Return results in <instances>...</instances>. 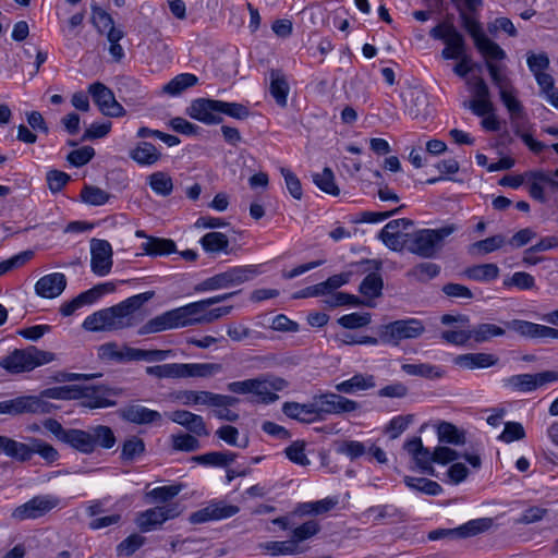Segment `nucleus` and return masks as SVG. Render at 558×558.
Returning a JSON list of instances; mask_svg holds the SVG:
<instances>
[{
  "label": "nucleus",
  "mask_w": 558,
  "mask_h": 558,
  "mask_svg": "<svg viewBox=\"0 0 558 558\" xmlns=\"http://www.w3.org/2000/svg\"><path fill=\"white\" fill-rule=\"evenodd\" d=\"M92 23L97 32L101 35H106V37L114 38V35L123 32L121 28L114 26L112 16L98 5H92Z\"/></svg>",
  "instance_id": "obj_33"
},
{
  "label": "nucleus",
  "mask_w": 558,
  "mask_h": 558,
  "mask_svg": "<svg viewBox=\"0 0 558 558\" xmlns=\"http://www.w3.org/2000/svg\"><path fill=\"white\" fill-rule=\"evenodd\" d=\"M59 504L60 499L53 495L35 496L27 502L15 508L12 512V518L20 521L37 519L57 508Z\"/></svg>",
  "instance_id": "obj_13"
},
{
  "label": "nucleus",
  "mask_w": 558,
  "mask_h": 558,
  "mask_svg": "<svg viewBox=\"0 0 558 558\" xmlns=\"http://www.w3.org/2000/svg\"><path fill=\"white\" fill-rule=\"evenodd\" d=\"M518 105L505 106L509 113L512 131L514 135L520 137L531 151L539 154L545 149V144L536 141L529 133L530 124L521 100H517Z\"/></svg>",
  "instance_id": "obj_9"
},
{
  "label": "nucleus",
  "mask_w": 558,
  "mask_h": 558,
  "mask_svg": "<svg viewBox=\"0 0 558 558\" xmlns=\"http://www.w3.org/2000/svg\"><path fill=\"white\" fill-rule=\"evenodd\" d=\"M456 230L454 225H447L439 229H421L412 234H405L407 248L423 258H432L442 247L444 240Z\"/></svg>",
  "instance_id": "obj_3"
},
{
  "label": "nucleus",
  "mask_w": 558,
  "mask_h": 558,
  "mask_svg": "<svg viewBox=\"0 0 558 558\" xmlns=\"http://www.w3.org/2000/svg\"><path fill=\"white\" fill-rule=\"evenodd\" d=\"M88 93L105 116L118 118L125 114L124 108L116 100L113 93L105 84L100 82L90 84Z\"/></svg>",
  "instance_id": "obj_17"
},
{
  "label": "nucleus",
  "mask_w": 558,
  "mask_h": 558,
  "mask_svg": "<svg viewBox=\"0 0 558 558\" xmlns=\"http://www.w3.org/2000/svg\"><path fill=\"white\" fill-rule=\"evenodd\" d=\"M376 387L375 376L371 374L356 373L351 378L335 386L340 393L354 395L359 391L369 390Z\"/></svg>",
  "instance_id": "obj_29"
},
{
  "label": "nucleus",
  "mask_w": 558,
  "mask_h": 558,
  "mask_svg": "<svg viewBox=\"0 0 558 558\" xmlns=\"http://www.w3.org/2000/svg\"><path fill=\"white\" fill-rule=\"evenodd\" d=\"M66 288V278L61 272H53L41 277L35 284L37 295L45 299L59 296Z\"/></svg>",
  "instance_id": "obj_23"
},
{
  "label": "nucleus",
  "mask_w": 558,
  "mask_h": 558,
  "mask_svg": "<svg viewBox=\"0 0 558 558\" xmlns=\"http://www.w3.org/2000/svg\"><path fill=\"white\" fill-rule=\"evenodd\" d=\"M78 386H58L43 390L38 396L41 400H78Z\"/></svg>",
  "instance_id": "obj_49"
},
{
  "label": "nucleus",
  "mask_w": 558,
  "mask_h": 558,
  "mask_svg": "<svg viewBox=\"0 0 558 558\" xmlns=\"http://www.w3.org/2000/svg\"><path fill=\"white\" fill-rule=\"evenodd\" d=\"M320 530V526L318 522L314 520L306 521L302 525L295 527L292 531V537L291 541H294L295 544H300L301 542H304L314 535H316Z\"/></svg>",
  "instance_id": "obj_64"
},
{
  "label": "nucleus",
  "mask_w": 558,
  "mask_h": 558,
  "mask_svg": "<svg viewBox=\"0 0 558 558\" xmlns=\"http://www.w3.org/2000/svg\"><path fill=\"white\" fill-rule=\"evenodd\" d=\"M182 378L187 377H213L223 371L219 363H181Z\"/></svg>",
  "instance_id": "obj_36"
},
{
  "label": "nucleus",
  "mask_w": 558,
  "mask_h": 558,
  "mask_svg": "<svg viewBox=\"0 0 558 558\" xmlns=\"http://www.w3.org/2000/svg\"><path fill=\"white\" fill-rule=\"evenodd\" d=\"M146 373L157 378H182L181 363H169L146 367Z\"/></svg>",
  "instance_id": "obj_61"
},
{
  "label": "nucleus",
  "mask_w": 558,
  "mask_h": 558,
  "mask_svg": "<svg viewBox=\"0 0 558 558\" xmlns=\"http://www.w3.org/2000/svg\"><path fill=\"white\" fill-rule=\"evenodd\" d=\"M288 381L271 374H264L255 378L231 381L227 389L236 395H253L256 402L270 404L279 399L278 391L288 387Z\"/></svg>",
  "instance_id": "obj_2"
},
{
  "label": "nucleus",
  "mask_w": 558,
  "mask_h": 558,
  "mask_svg": "<svg viewBox=\"0 0 558 558\" xmlns=\"http://www.w3.org/2000/svg\"><path fill=\"white\" fill-rule=\"evenodd\" d=\"M120 415L124 421L138 425L158 423L161 421V414L158 411L150 410L140 404H130L123 408Z\"/></svg>",
  "instance_id": "obj_26"
},
{
  "label": "nucleus",
  "mask_w": 558,
  "mask_h": 558,
  "mask_svg": "<svg viewBox=\"0 0 558 558\" xmlns=\"http://www.w3.org/2000/svg\"><path fill=\"white\" fill-rule=\"evenodd\" d=\"M172 396L174 400H177L183 405H222L223 403L230 401L229 399L220 397V393H215L206 390H180L174 392Z\"/></svg>",
  "instance_id": "obj_19"
},
{
  "label": "nucleus",
  "mask_w": 558,
  "mask_h": 558,
  "mask_svg": "<svg viewBox=\"0 0 558 558\" xmlns=\"http://www.w3.org/2000/svg\"><path fill=\"white\" fill-rule=\"evenodd\" d=\"M505 385L513 390L521 392H531L537 389L535 374L513 375L505 379Z\"/></svg>",
  "instance_id": "obj_54"
},
{
  "label": "nucleus",
  "mask_w": 558,
  "mask_h": 558,
  "mask_svg": "<svg viewBox=\"0 0 558 558\" xmlns=\"http://www.w3.org/2000/svg\"><path fill=\"white\" fill-rule=\"evenodd\" d=\"M172 355L171 350H144L132 348V361L161 362Z\"/></svg>",
  "instance_id": "obj_60"
},
{
  "label": "nucleus",
  "mask_w": 558,
  "mask_h": 558,
  "mask_svg": "<svg viewBox=\"0 0 558 558\" xmlns=\"http://www.w3.org/2000/svg\"><path fill=\"white\" fill-rule=\"evenodd\" d=\"M505 333L506 330L502 327L489 323L480 324L471 329L472 339L476 343L486 342L494 337H501Z\"/></svg>",
  "instance_id": "obj_51"
},
{
  "label": "nucleus",
  "mask_w": 558,
  "mask_h": 558,
  "mask_svg": "<svg viewBox=\"0 0 558 558\" xmlns=\"http://www.w3.org/2000/svg\"><path fill=\"white\" fill-rule=\"evenodd\" d=\"M143 250L148 255H168L174 253L177 250L175 243L171 239L154 238L150 236L142 244Z\"/></svg>",
  "instance_id": "obj_42"
},
{
  "label": "nucleus",
  "mask_w": 558,
  "mask_h": 558,
  "mask_svg": "<svg viewBox=\"0 0 558 558\" xmlns=\"http://www.w3.org/2000/svg\"><path fill=\"white\" fill-rule=\"evenodd\" d=\"M209 307L210 304L207 299L177 307L181 328L197 324H208V320H203V318L207 317Z\"/></svg>",
  "instance_id": "obj_20"
},
{
  "label": "nucleus",
  "mask_w": 558,
  "mask_h": 558,
  "mask_svg": "<svg viewBox=\"0 0 558 558\" xmlns=\"http://www.w3.org/2000/svg\"><path fill=\"white\" fill-rule=\"evenodd\" d=\"M404 449L412 456L416 465L425 473L435 475V469L432 466L434 460V451L423 446L420 437H413L404 444Z\"/></svg>",
  "instance_id": "obj_21"
},
{
  "label": "nucleus",
  "mask_w": 558,
  "mask_h": 558,
  "mask_svg": "<svg viewBox=\"0 0 558 558\" xmlns=\"http://www.w3.org/2000/svg\"><path fill=\"white\" fill-rule=\"evenodd\" d=\"M485 65L493 84L498 89L499 98L502 105H518V90L514 87L511 78L504 72L505 66L498 65L492 61H486Z\"/></svg>",
  "instance_id": "obj_14"
},
{
  "label": "nucleus",
  "mask_w": 558,
  "mask_h": 558,
  "mask_svg": "<svg viewBox=\"0 0 558 558\" xmlns=\"http://www.w3.org/2000/svg\"><path fill=\"white\" fill-rule=\"evenodd\" d=\"M81 197L86 204L101 206L109 201L110 195L100 187L86 185L81 192Z\"/></svg>",
  "instance_id": "obj_62"
},
{
  "label": "nucleus",
  "mask_w": 558,
  "mask_h": 558,
  "mask_svg": "<svg viewBox=\"0 0 558 558\" xmlns=\"http://www.w3.org/2000/svg\"><path fill=\"white\" fill-rule=\"evenodd\" d=\"M131 351V347H120L117 342H107L98 347L97 354L105 362L124 363L132 361Z\"/></svg>",
  "instance_id": "obj_34"
},
{
  "label": "nucleus",
  "mask_w": 558,
  "mask_h": 558,
  "mask_svg": "<svg viewBox=\"0 0 558 558\" xmlns=\"http://www.w3.org/2000/svg\"><path fill=\"white\" fill-rule=\"evenodd\" d=\"M437 435L440 442L462 445L465 441L463 433H461L453 424L448 422H441L438 425Z\"/></svg>",
  "instance_id": "obj_56"
},
{
  "label": "nucleus",
  "mask_w": 558,
  "mask_h": 558,
  "mask_svg": "<svg viewBox=\"0 0 558 558\" xmlns=\"http://www.w3.org/2000/svg\"><path fill=\"white\" fill-rule=\"evenodd\" d=\"M271 556L298 555L302 553L300 545L294 541H270L262 545Z\"/></svg>",
  "instance_id": "obj_48"
},
{
  "label": "nucleus",
  "mask_w": 558,
  "mask_h": 558,
  "mask_svg": "<svg viewBox=\"0 0 558 558\" xmlns=\"http://www.w3.org/2000/svg\"><path fill=\"white\" fill-rule=\"evenodd\" d=\"M0 451L17 462H27L33 458L32 437L29 444H24L0 435Z\"/></svg>",
  "instance_id": "obj_25"
},
{
  "label": "nucleus",
  "mask_w": 558,
  "mask_h": 558,
  "mask_svg": "<svg viewBox=\"0 0 558 558\" xmlns=\"http://www.w3.org/2000/svg\"><path fill=\"white\" fill-rule=\"evenodd\" d=\"M147 180L150 189L159 196H169L173 191V181L167 172H154Z\"/></svg>",
  "instance_id": "obj_44"
},
{
  "label": "nucleus",
  "mask_w": 558,
  "mask_h": 558,
  "mask_svg": "<svg viewBox=\"0 0 558 558\" xmlns=\"http://www.w3.org/2000/svg\"><path fill=\"white\" fill-rule=\"evenodd\" d=\"M172 448L178 451L194 452L201 448L198 439L191 434L172 435Z\"/></svg>",
  "instance_id": "obj_63"
},
{
  "label": "nucleus",
  "mask_w": 558,
  "mask_h": 558,
  "mask_svg": "<svg viewBox=\"0 0 558 558\" xmlns=\"http://www.w3.org/2000/svg\"><path fill=\"white\" fill-rule=\"evenodd\" d=\"M92 436L93 452L100 447L111 449L116 445V436L111 427L106 425H96L88 428Z\"/></svg>",
  "instance_id": "obj_38"
},
{
  "label": "nucleus",
  "mask_w": 558,
  "mask_h": 558,
  "mask_svg": "<svg viewBox=\"0 0 558 558\" xmlns=\"http://www.w3.org/2000/svg\"><path fill=\"white\" fill-rule=\"evenodd\" d=\"M440 272V267L437 264L430 262H424L415 265L408 271V276L414 278L417 281L425 282L435 277Z\"/></svg>",
  "instance_id": "obj_57"
},
{
  "label": "nucleus",
  "mask_w": 558,
  "mask_h": 558,
  "mask_svg": "<svg viewBox=\"0 0 558 558\" xmlns=\"http://www.w3.org/2000/svg\"><path fill=\"white\" fill-rule=\"evenodd\" d=\"M198 78L191 73H182L174 76L169 83L163 86V92L177 96L189 87L194 86Z\"/></svg>",
  "instance_id": "obj_50"
},
{
  "label": "nucleus",
  "mask_w": 558,
  "mask_h": 558,
  "mask_svg": "<svg viewBox=\"0 0 558 558\" xmlns=\"http://www.w3.org/2000/svg\"><path fill=\"white\" fill-rule=\"evenodd\" d=\"M182 513L179 502H169L147 509L137 514L135 523L142 532H149L162 525L166 521L172 520Z\"/></svg>",
  "instance_id": "obj_10"
},
{
  "label": "nucleus",
  "mask_w": 558,
  "mask_h": 558,
  "mask_svg": "<svg viewBox=\"0 0 558 558\" xmlns=\"http://www.w3.org/2000/svg\"><path fill=\"white\" fill-rule=\"evenodd\" d=\"M525 179L530 196L539 203H545L547 201L545 185H547V181H549V171H529L525 172Z\"/></svg>",
  "instance_id": "obj_31"
},
{
  "label": "nucleus",
  "mask_w": 558,
  "mask_h": 558,
  "mask_svg": "<svg viewBox=\"0 0 558 558\" xmlns=\"http://www.w3.org/2000/svg\"><path fill=\"white\" fill-rule=\"evenodd\" d=\"M499 272L500 270L496 264L488 263L468 267L463 275L470 280L486 282L497 279Z\"/></svg>",
  "instance_id": "obj_39"
},
{
  "label": "nucleus",
  "mask_w": 558,
  "mask_h": 558,
  "mask_svg": "<svg viewBox=\"0 0 558 558\" xmlns=\"http://www.w3.org/2000/svg\"><path fill=\"white\" fill-rule=\"evenodd\" d=\"M401 369L410 376H418L427 379H438L444 376V369L428 363L402 364Z\"/></svg>",
  "instance_id": "obj_41"
},
{
  "label": "nucleus",
  "mask_w": 558,
  "mask_h": 558,
  "mask_svg": "<svg viewBox=\"0 0 558 558\" xmlns=\"http://www.w3.org/2000/svg\"><path fill=\"white\" fill-rule=\"evenodd\" d=\"M90 269L99 277L110 274L113 265V251L111 244L107 240H90Z\"/></svg>",
  "instance_id": "obj_15"
},
{
  "label": "nucleus",
  "mask_w": 558,
  "mask_h": 558,
  "mask_svg": "<svg viewBox=\"0 0 558 558\" xmlns=\"http://www.w3.org/2000/svg\"><path fill=\"white\" fill-rule=\"evenodd\" d=\"M53 405L35 396H21L0 401V414L16 416L21 414H48Z\"/></svg>",
  "instance_id": "obj_8"
},
{
  "label": "nucleus",
  "mask_w": 558,
  "mask_h": 558,
  "mask_svg": "<svg viewBox=\"0 0 558 558\" xmlns=\"http://www.w3.org/2000/svg\"><path fill=\"white\" fill-rule=\"evenodd\" d=\"M498 363V357L490 353H465L460 354L454 359V364L465 368H487Z\"/></svg>",
  "instance_id": "obj_30"
},
{
  "label": "nucleus",
  "mask_w": 558,
  "mask_h": 558,
  "mask_svg": "<svg viewBox=\"0 0 558 558\" xmlns=\"http://www.w3.org/2000/svg\"><path fill=\"white\" fill-rule=\"evenodd\" d=\"M282 412L288 417L304 423H311L318 420L314 400L311 403L303 404L298 402H286L282 405Z\"/></svg>",
  "instance_id": "obj_32"
},
{
  "label": "nucleus",
  "mask_w": 558,
  "mask_h": 558,
  "mask_svg": "<svg viewBox=\"0 0 558 558\" xmlns=\"http://www.w3.org/2000/svg\"><path fill=\"white\" fill-rule=\"evenodd\" d=\"M32 445L33 456L39 454L47 464H52L60 459L59 451L52 445L35 437H32Z\"/></svg>",
  "instance_id": "obj_59"
},
{
  "label": "nucleus",
  "mask_w": 558,
  "mask_h": 558,
  "mask_svg": "<svg viewBox=\"0 0 558 558\" xmlns=\"http://www.w3.org/2000/svg\"><path fill=\"white\" fill-rule=\"evenodd\" d=\"M459 10V17L461 21L462 27L468 32V34L472 37L473 41L476 43L481 37L485 35L482 24L480 21L472 14V12H468L464 9H461L459 3L457 4Z\"/></svg>",
  "instance_id": "obj_47"
},
{
  "label": "nucleus",
  "mask_w": 558,
  "mask_h": 558,
  "mask_svg": "<svg viewBox=\"0 0 558 558\" xmlns=\"http://www.w3.org/2000/svg\"><path fill=\"white\" fill-rule=\"evenodd\" d=\"M56 360V354L29 345L25 349H15L0 360V367L9 374H21L49 364Z\"/></svg>",
  "instance_id": "obj_4"
},
{
  "label": "nucleus",
  "mask_w": 558,
  "mask_h": 558,
  "mask_svg": "<svg viewBox=\"0 0 558 558\" xmlns=\"http://www.w3.org/2000/svg\"><path fill=\"white\" fill-rule=\"evenodd\" d=\"M493 525V519L480 518L470 520L453 529H436L427 534L429 541H458L465 539L488 531Z\"/></svg>",
  "instance_id": "obj_7"
},
{
  "label": "nucleus",
  "mask_w": 558,
  "mask_h": 558,
  "mask_svg": "<svg viewBox=\"0 0 558 558\" xmlns=\"http://www.w3.org/2000/svg\"><path fill=\"white\" fill-rule=\"evenodd\" d=\"M168 416L173 423L185 427L190 433L196 436L209 435L204 418L198 414L186 410H175L169 413Z\"/></svg>",
  "instance_id": "obj_24"
},
{
  "label": "nucleus",
  "mask_w": 558,
  "mask_h": 558,
  "mask_svg": "<svg viewBox=\"0 0 558 558\" xmlns=\"http://www.w3.org/2000/svg\"><path fill=\"white\" fill-rule=\"evenodd\" d=\"M238 454L231 451H211L204 454L195 456L193 461L203 465L210 466H228L236 459Z\"/></svg>",
  "instance_id": "obj_40"
},
{
  "label": "nucleus",
  "mask_w": 558,
  "mask_h": 558,
  "mask_svg": "<svg viewBox=\"0 0 558 558\" xmlns=\"http://www.w3.org/2000/svg\"><path fill=\"white\" fill-rule=\"evenodd\" d=\"M313 181L323 192L338 196L340 193L339 187L335 183V175L330 168L326 167L320 173L313 174Z\"/></svg>",
  "instance_id": "obj_55"
},
{
  "label": "nucleus",
  "mask_w": 558,
  "mask_h": 558,
  "mask_svg": "<svg viewBox=\"0 0 558 558\" xmlns=\"http://www.w3.org/2000/svg\"><path fill=\"white\" fill-rule=\"evenodd\" d=\"M199 243L204 251L208 254H226L231 253L230 243L228 236L218 231H211L203 235Z\"/></svg>",
  "instance_id": "obj_35"
},
{
  "label": "nucleus",
  "mask_w": 558,
  "mask_h": 558,
  "mask_svg": "<svg viewBox=\"0 0 558 558\" xmlns=\"http://www.w3.org/2000/svg\"><path fill=\"white\" fill-rule=\"evenodd\" d=\"M187 114L192 119L205 124H219L222 122V117L219 116L218 100L216 99H195L187 108Z\"/></svg>",
  "instance_id": "obj_18"
},
{
  "label": "nucleus",
  "mask_w": 558,
  "mask_h": 558,
  "mask_svg": "<svg viewBox=\"0 0 558 558\" xmlns=\"http://www.w3.org/2000/svg\"><path fill=\"white\" fill-rule=\"evenodd\" d=\"M383 278L378 272L368 274L360 284L359 291L366 298L375 299L381 295Z\"/></svg>",
  "instance_id": "obj_52"
},
{
  "label": "nucleus",
  "mask_w": 558,
  "mask_h": 558,
  "mask_svg": "<svg viewBox=\"0 0 558 558\" xmlns=\"http://www.w3.org/2000/svg\"><path fill=\"white\" fill-rule=\"evenodd\" d=\"M290 86L286 74L280 69H271L269 71V93L280 107H286Z\"/></svg>",
  "instance_id": "obj_27"
},
{
  "label": "nucleus",
  "mask_w": 558,
  "mask_h": 558,
  "mask_svg": "<svg viewBox=\"0 0 558 558\" xmlns=\"http://www.w3.org/2000/svg\"><path fill=\"white\" fill-rule=\"evenodd\" d=\"M476 49L486 59V61L504 60L506 58L505 50L486 35L474 43Z\"/></svg>",
  "instance_id": "obj_46"
},
{
  "label": "nucleus",
  "mask_w": 558,
  "mask_h": 558,
  "mask_svg": "<svg viewBox=\"0 0 558 558\" xmlns=\"http://www.w3.org/2000/svg\"><path fill=\"white\" fill-rule=\"evenodd\" d=\"M403 481L410 489L428 496H437L442 492L441 486L437 482L425 477L404 476Z\"/></svg>",
  "instance_id": "obj_43"
},
{
  "label": "nucleus",
  "mask_w": 558,
  "mask_h": 558,
  "mask_svg": "<svg viewBox=\"0 0 558 558\" xmlns=\"http://www.w3.org/2000/svg\"><path fill=\"white\" fill-rule=\"evenodd\" d=\"M63 442L81 453H93L92 436L88 429L69 428Z\"/></svg>",
  "instance_id": "obj_37"
},
{
  "label": "nucleus",
  "mask_w": 558,
  "mask_h": 558,
  "mask_svg": "<svg viewBox=\"0 0 558 558\" xmlns=\"http://www.w3.org/2000/svg\"><path fill=\"white\" fill-rule=\"evenodd\" d=\"M240 511L235 505H229L223 500H213L204 508L191 513L190 522L202 524L209 521H218L231 518Z\"/></svg>",
  "instance_id": "obj_16"
},
{
  "label": "nucleus",
  "mask_w": 558,
  "mask_h": 558,
  "mask_svg": "<svg viewBox=\"0 0 558 558\" xmlns=\"http://www.w3.org/2000/svg\"><path fill=\"white\" fill-rule=\"evenodd\" d=\"M425 331V325L417 318L398 319L378 328L377 333L383 343L399 345L401 341L417 339Z\"/></svg>",
  "instance_id": "obj_6"
},
{
  "label": "nucleus",
  "mask_w": 558,
  "mask_h": 558,
  "mask_svg": "<svg viewBox=\"0 0 558 558\" xmlns=\"http://www.w3.org/2000/svg\"><path fill=\"white\" fill-rule=\"evenodd\" d=\"M181 328L177 308L167 311L148 322H146L137 331L140 336L157 333L169 329Z\"/></svg>",
  "instance_id": "obj_22"
},
{
  "label": "nucleus",
  "mask_w": 558,
  "mask_h": 558,
  "mask_svg": "<svg viewBox=\"0 0 558 558\" xmlns=\"http://www.w3.org/2000/svg\"><path fill=\"white\" fill-rule=\"evenodd\" d=\"M226 399H229V402L223 403L222 405H210L214 408V415L218 420L228 421V422H236L239 420V414L231 410L232 407L236 405L240 402V399L229 395H220Z\"/></svg>",
  "instance_id": "obj_58"
},
{
  "label": "nucleus",
  "mask_w": 558,
  "mask_h": 558,
  "mask_svg": "<svg viewBox=\"0 0 558 558\" xmlns=\"http://www.w3.org/2000/svg\"><path fill=\"white\" fill-rule=\"evenodd\" d=\"M130 158L142 167H150L161 159V151L150 142H140L130 150Z\"/></svg>",
  "instance_id": "obj_28"
},
{
  "label": "nucleus",
  "mask_w": 558,
  "mask_h": 558,
  "mask_svg": "<svg viewBox=\"0 0 558 558\" xmlns=\"http://www.w3.org/2000/svg\"><path fill=\"white\" fill-rule=\"evenodd\" d=\"M314 401L318 418L324 415H341L344 413H351L360 409V403L357 401L333 392L315 396Z\"/></svg>",
  "instance_id": "obj_11"
},
{
  "label": "nucleus",
  "mask_w": 558,
  "mask_h": 558,
  "mask_svg": "<svg viewBox=\"0 0 558 558\" xmlns=\"http://www.w3.org/2000/svg\"><path fill=\"white\" fill-rule=\"evenodd\" d=\"M260 274L257 265L231 267L228 270L205 279L195 287L196 292L215 291L240 286Z\"/></svg>",
  "instance_id": "obj_5"
},
{
  "label": "nucleus",
  "mask_w": 558,
  "mask_h": 558,
  "mask_svg": "<svg viewBox=\"0 0 558 558\" xmlns=\"http://www.w3.org/2000/svg\"><path fill=\"white\" fill-rule=\"evenodd\" d=\"M506 243L502 234H496L477 241L470 246V253L485 255L501 248Z\"/></svg>",
  "instance_id": "obj_53"
},
{
  "label": "nucleus",
  "mask_w": 558,
  "mask_h": 558,
  "mask_svg": "<svg viewBox=\"0 0 558 558\" xmlns=\"http://www.w3.org/2000/svg\"><path fill=\"white\" fill-rule=\"evenodd\" d=\"M155 295L147 291L125 299L124 301L99 310L88 315L82 327L88 331H118L135 325L134 313Z\"/></svg>",
  "instance_id": "obj_1"
},
{
  "label": "nucleus",
  "mask_w": 558,
  "mask_h": 558,
  "mask_svg": "<svg viewBox=\"0 0 558 558\" xmlns=\"http://www.w3.org/2000/svg\"><path fill=\"white\" fill-rule=\"evenodd\" d=\"M81 405L88 409H101L116 405L113 398L121 393L120 389L105 386H78Z\"/></svg>",
  "instance_id": "obj_12"
},
{
  "label": "nucleus",
  "mask_w": 558,
  "mask_h": 558,
  "mask_svg": "<svg viewBox=\"0 0 558 558\" xmlns=\"http://www.w3.org/2000/svg\"><path fill=\"white\" fill-rule=\"evenodd\" d=\"M145 452V442L138 436H131L122 444L120 458L123 462H133Z\"/></svg>",
  "instance_id": "obj_45"
}]
</instances>
